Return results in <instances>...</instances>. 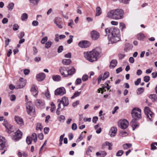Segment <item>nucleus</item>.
<instances>
[{
    "mask_svg": "<svg viewBox=\"0 0 157 157\" xmlns=\"http://www.w3.org/2000/svg\"><path fill=\"white\" fill-rule=\"evenodd\" d=\"M88 79V76L86 75H83L82 78V79L83 81L85 82L87 81Z\"/></svg>",
    "mask_w": 157,
    "mask_h": 157,
    "instance_id": "nucleus-42",
    "label": "nucleus"
},
{
    "mask_svg": "<svg viewBox=\"0 0 157 157\" xmlns=\"http://www.w3.org/2000/svg\"><path fill=\"white\" fill-rule=\"evenodd\" d=\"M54 21L56 25L59 28L61 29L63 27V26L61 23L62 22L61 18L59 17H56L54 20Z\"/></svg>",
    "mask_w": 157,
    "mask_h": 157,
    "instance_id": "nucleus-11",
    "label": "nucleus"
},
{
    "mask_svg": "<svg viewBox=\"0 0 157 157\" xmlns=\"http://www.w3.org/2000/svg\"><path fill=\"white\" fill-rule=\"evenodd\" d=\"M152 77L155 78L157 77V72H153L151 74Z\"/></svg>",
    "mask_w": 157,
    "mask_h": 157,
    "instance_id": "nucleus-64",
    "label": "nucleus"
},
{
    "mask_svg": "<svg viewBox=\"0 0 157 157\" xmlns=\"http://www.w3.org/2000/svg\"><path fill=\"white\" fill-rule=\"evenodd\" d=\"M69 22L68 23V26H70L71 28H72V24L73 23V20L71 19L69 21Z\"/></svg>",
    "mask_w": 157,
    "mask_h": 157,
    "instance_id": "nucleus-57",
    "label": "nucleus"
},
{
    "mask_svg": "<svg viewBox=\"0 0 157 157\" xmlns=\"http://www.w3.org/2000/svg\"><path fill=\"white\" fill-rule=\"evenodd\" d=\"M111 24L112 25H118V22L117 21H111Z\"/></svg>",
    "mask_w": 157,
    "mask_h": 157,
    "instance_id": "nucleus-61",
    "label": "nucleus"
},
{
    "mask_svg": "<svg viewBox=\"0 0 157 157\" xmlns=\"http://www.w3.org/2000/svg\"><path fill=\"white\" fill-rule=\"evenodd\" d=\"M31 90L34 96H36L37 95L38 91L36 86H33L31 89Z\"/></svg>",
    "mask_w": 157,
    "mask_h": 157,
    "instance_id": "nucleus-21",
    "label": "nucleus"
},
{
    "mask_svg": "<svg viewBox=\"0 0 157 157\" xmlns=\"http://www.w3.org/2000/svg\"><path fill=\"white\" fill-rule=\"evenodd\" d=\"M83 132H82L80 136H79V137L77 139V141L79 142L83 139V137L84 136L83 135Z\"/></svg>",
    "mask_w": 157,
    "mask_h": 157,
    "instance_id": "nucleus-49",
    "label": "nucleus"
},
{
    "mask_svg": "<svg viewBox=\"0 0 157 157\" xmlns=\"http://www.w3.org/2000/svg\"><path fill=\"white\" fill-rule=\"evenodd\" d=\"M15 120L17 123L19 124L21 126L24 125L23 120L20 117L16 116L15 117Z\"/></svg>",
    "mask_w": 157,
    "mask_h": 157,
    "instance_id": "nucleus-15",
    "label": "nucleus"
},
{
    "mask_svg": "<svg viewBox=\"0 0 157 157\" xmlns=\"http://www.w3.org/2000/svg\"><path fill=\"white\" fill-rule=\"evenodd\" d=\"M101 53L100 49L96 48L92 51L84 52L83 55L87 60L92 62L97 60L98 56Z\"/></svg>",
    "mask_w": 157,
    "mask_h": 157,
    "instance_id": "nucleus-3",
    "label": "nucleus"
},
{
    "mask_svg": "<svg viewBox=\"0 0 157 157\" xmlns=\"http://www.w3.org/2000/svg\"><path fill=\"white\" fill-rule=\"evenodd\" d=\"M128 133L126 132H121L120 134V136L122 137H124L127 136Z\"/></svg>",
    "mask_w": 157,
    "mask_h": 157,
    "instance_id": "nucleus-47",
    "label": "nucleus"
},
{
    "mask_svg": "<svg viewBox=\"0 0 157 157\" xmlns=\"http://www.w3.org/2000/svg\"><path fill=\"white\" fill-rule=\"evenodd\" d=\"M117 131V128L116 127L111 128L109 132V134L111 137H113L115 136L116 134Z\"/></svg>",
    "mask_w": 157,
    "mask_h": 157,
    "instance_id": "nucleus-19",
    "label": "nucleus"
},
{
    "mask_svg": "<svg viewBox=\"0 0 157 157\" xmlns=\"http://www.w3.org/2000/svg\"><path fill=\"white\" fill-rule=\"evenodd\" d=\"M110 143L108 141L105 142L102 145V149H104L105 148L106 146H108Z\"/></svg>",
    "mask_w": 157,
    "mask_h": 157,
    "instance_id": "nucleus-43",
    "label": "nucleus"
},
{
    "mask_svg": "<svg viewBox=\"0 0 157 157\" xmlns=\"http://www.w3.org/2000/svg\"><path fill=\"white\" fill-rule=\"evenodd\" d=\"M118 125L121 128L125 129L128 127L129 123L126 120H120L118 122Z\"/></svg>",
    "mask_w": 157,
    "mask_h": 157,
    "instance_id": "nucleus-6",
    "label": "nucleus"
},
{
    "mask_svg": "<svg viewBox=\"0 0 157 157\" xmlns=\"http://www.w3.org/2000/svg\"><path fill=\"white\" fill-rule=\"evenodd\" d=\"M53 80L56 81H59L61 79V77L59 75H54L52 76Z\"/></svg>",
    "mask_w": 157,
    "mask_h": 157,
    "instance_id": "nucleus-27",
    "label": "nucleus"
},
{
    "mask_svg": "<svg viewBox=\"0 0 157 157\" xmlns=\"http://www.w3.org/2000/svg\"><path fill=\"white\" fill-rule=\"evenodd\" d=\"M117 64V62L116 60H112L110 63V67L111 68H114L116 66Z\"/></svg>",
    "mask_w": 157,
    "mask_h": 157,
    "instance_id": "nucleus-24",
    "label": "nucleus"
},
{
    "mask_svg": "<svg viewBox=\"0 0 157 157\" xmlns=\"http://www.w3.org/2000/svg\"><path fill=\"white\" fill-rule=\"evenodd\" d=\"M59 71L61 75L63 77H67L68 76L67 75V68L64 67H60L59 68Z\"/></svg>",
    "mask_w": 157,
    "mask_h": 157,
    "instance_id": "nucleus-14",
    "label": "nucleus"
},
{
    "mask_svg": "<svg viewBox=\"0 0 157 157\" xmlns=\"http://www.w3.org/2000/svg\"><path fill=\"white\" fill-rule=\"evenodd\" d=\"M150 80V77L149 76H146L144 77V81L145 82H148Z\"/></svg>",
    "mask_w": 157,
    "mask_h": 157,
    "instance_id": "nucleus-48",
    "label": "nucleus"
},
{
    "mask_svg": "<svg viewBox=\"0 0 157 157\" xmlns=\"http://www.w3.org/2000/svg\"><path fill=\"white\" fill-rule=\"evenodd\" d=\"M26 142L28 144H31L32 142V139L31 137H27L26 140Z\"/></svg>",
    "mask_w": 157,
    "mask_h": 157,
    "instance_id": "nucleus-41",
    "label": "nucleus"
},
{
    "mask_svg": "<svg viewBox=\"0 0 157 157\" xmlns=\"http://www.w3.org/2000/svg\"><path fill=\"white\" fill-rule=\"evenodd\" d=\"M101 7L98 6L96 7V16H99L101 13Z\"/></svg>",
    "mask_w": 157,
    "mask_h": 157,
    "instance_id": "nucleus-26",
    "label": "nucleus"
},
{
    "mask_svg": "<svg viewBox=\"0 0 157 157\" xmlns=\"http://www.w3.org/2000/svg\"><path fill=\"white\" fill-rule=\"evenodd\" d=\"M124 13L123 9L117 8L109 11L107 13L106 17L111 19L119 20L124 17Z\"/></svg>",
    "mask_w": 157,
    "mask_h": 157,
    "instance_id": "nucleus-2",
    "label": "nucleus"
},
{
    "mask_svg": "<svg viewBox=\"0 0 157 157\" xmlns=\"http://www.w3.org/2000/svg\"><path fill=\"white\" fill-rule=\"evenodd\" d=\"M144 112L147 117L149 120L151 121V118L153 115V113L151 110L148 107H145L144 109Z\"/></svg>",
    "mask_w": 157,
    "mask_h": 157,
    "instance_id": "nucleus-8",
    "label": "nucleus"
},
{
    "mask_svg": "<svg viewBox=\"0 0 157 157\" xmlns=\"http://www.w3.org/2000/svg\"><path fill=\"white\" fill-rule=\"evenodd\" d=\"M82 82V80L81 78H78L76 80L75 83L76 85L80 84Z\"/></svg>",
    "mask_w": 157,
    "mask_h": 157,
    "instance_id": "nucleus-50",
    "label": "nucleus"
},
{
    "mask_svg": "<svg viewBox=\"0 0 157 157\" xmlns=\"http://www.w3.org/2000/svg\"><path fill=\"white\" fill-rule=\"evenodd\" d=\"M56 95L62 96L66 93L65 88L63 87L57 88L54 92Z\"/></svg>",
    "mask_w": 157,
    "mask_h": 157,
    "instance_id": "nucleus-9",
    "label": "nucleus"
},
{
    "mask_svg": "<svg viewBox=\"0 0 157 157\" xmlns=\"http://www.w3.org/2000/svg\"><path fill=\"white\" fill-rule=\"evenodd\" d=\"M5 138L2 136H0V150L2 149L5 147Z\"/></svg>",
    "mask_w": 157,
    "mask_h": 157,
    "instance_id": "nucleus-18",
    "label": "nucleus"
},
{
    "mask_svg": "<svg viewBox=\"0 0 157 157\" xmlns=\"http://www.w3.org/2000/svg\"><path fill=\"white\" fill-rule=\"evenodd\" d=\"M77 126L75 123H73L71 126V129L73 130H76L77 128Z\"/></svg>",
    "mask_w": 157,
    "mask_h": 157,
    "instance_id": "nucleus-51",
    "label": "nucleus"
},
{
    "mask_svg": "<svg viewBox=\"0 0 157 157\" xmlns=\"http://www.w3.org/2000/svg\"><path fill=\"white\" fill-rule=\"evenodd\" d=\"M141 78H138L136 81L135 82V84L136 85H139V83L140 82H141Z\"/></svg>",
    "mask_w": 157,
    "mask_h": 157,
    "instance_id": "nucleus-58",
    "label": "nucleus"
},
{
    "mask_svg": "<svg viewBox=\"0 0 157 157\" xmlns=\"http://www.w3.org/2000/svg\"><path fill=\"white\" fill-rule=\"evenodd\" d=\"M8 21V19L6 18H4L2 21V22L3 24L7 23Z\"/></svg>",
    "mask_w": 157,
    "mask_h": 157,
    "instance_id": "nucleus-60",
    "label": "nucleus"
},
{
    "mask_svg": "<svg viewBox=\"0 0 157 157\" xmlns=\"http://www.w3.org/2000/svg\"><path fill=\"white\" fill-rule=\"evenodd\" d=\"M123 153V151L122 150H120L118 151L116 155L118 156H121L122 155Z\"/></svg>",
    "mask_w": 157,
    "mask_h": 157,
    "instance_id": "nucleus-55",
    "label": "nucleus"
},
{
    "mask_svg": "<svg viewBox=\"0 0 157 157\" xmlns=\"http://www.w3.org/2000/svg\"><path fill=\"white\" fill-rule=\"evenodd\" d=\"M22 133L20 131L18 130L15 133L14 138L15 140H17L20 139L22 137Z\"/></svg>",
    "mask_w": 157,
    "mask_h": 157,
    "instance_id": "nucleus-16",
    "label": "nucleus"
},
{
    "mask_svg": "<svg viewBox=\"0 0 157 157\" xmlns=\"http://www.w3.org/2000/svg\"><path fill=\"white\" fill-rule=\"evenodd\" d=\"M75 72V69L73 67H72L70 69L67 71V75H68V76L69 75H71L73 74Z\"/></svg>",
    "mask_w": 157,
    "mask_h": 157,
    "instance_id": "nucleus-23",
    "label": "nucleus"
},
{
    "mask_svg": "<svg viewBox=\"0 0 157 157\" xmlns=\"http://www.w3.org/2000/svg\"><path fill=\"white\" fill-rule=\"evenodd\" d=\"M31 3L33 5L36 6L37 5L39 0H29Z\"/></svg>",
    "mask_w": 157,
    "mask_h": 157,
    "instance_id": "nucleus-37",
    "label": "nucleus"
},
{
    "mask_svg": "<svg viewBox=\"0 0 157 157\" xmlns=\"http://www.w3.org/2000/svg\"><path fill=\"white\" fill-rule=\"evenodd\" d=\"M26 80L23 78H21L19 81L17 83L16 87L17 89L22 88L26 85Z\"/></svg>",
    "mask_w": 157,
    "mask_h": 157,
    "instance_id": "nucleus-7",
    "label": "nucleus"
},
{
    "mask_svg": "<svg viewBox=\"0 0 157 157\" xmlns=\"http://www.w3.org/2000/svg\"><path fill=\"white\" fill-rule=\"evenodd\" d=\"M3 124L6 128V131L8 133H10L14 132L12 126L7 121H4Z\"/></svg>",
    "mask_w": 157,
    "mask_h": 157,
    "instance_id": "nucleus-10",
    "label": "nucleus"
},
{
    "mask_svg": "<svg viewBox=\"0 0 157 157\" xmlns=\"http://www.w3.org/2000/svg\"><path fill=\"white\" fill-rule=\"evenodd\" d=\"M42 128L43 127L41 126V124L40 123H38L36 128V130H40V131H41Z\"/></svg>",
    "mask_w": 157,
    "mask_h": 157,
    "instance_id": "nucleus-40",
    "label": "nucleus"
},
{
    "mask_svg": "<svg viewBox=\"0 0 157 157\" xmlns=\"http://www.w3.org/2000/svg\"><path fill=\"white\" fill-rule=\"evenodd\" d=\"M60 101L63 103L64 107L67 106L69 104V100L68 98L66 97H63L62 100H60Z\"/></svg>",
    "mask_w": 157,
    "mask_h": 157,
    "instance_id": "nucleus-20",
    "label": "nucleus"
},
{
    "mask_svg": "<svg viewBox=\"0 0 157 157\" xmlns=\"http://www.w3.org/2000/svg\"><path fill=\"white\" fill-rule=\"evenodd\" d=\"M105 32L108 36L109 43H115L120 40L119 29L113 28H106L105 30Z\"/></svg>",
    "mask_w": 157,
    "mask_h": 157,
    "instance_id": "nucleus-1",
    "label": "nucleus"
},
{
    "mask_svg": "<svg viewBox=\"0 0 157 157\" xmlns=\"http://www.w3.org/2000/svg\"><path fill=\"white\" fill-rule=\"evenodd\" d=\"M133 47L132 45L129 43H126L124 48V50L126 52H128L131 50Z\"/></svg>",
    "mask_w": 157,
    "mask_h": 157,
    "instance_id": "nucleus-22",
    "label": "nucleus"
},
{
    "mask_svg": "<svg viewBox=\"0 0 157 157\" xmlns=\"http://www.w3.org/2000/svg\"><path fill=\"white\" fill-rule=\"evenodd\" d=\"M45 95L47 98H50V95L49 94L48 91L47 90V91L45 92Z\"/></svg>",
    "mask_w": 157,
    "mask_h": 157,
    "instance_id": "nucleus-59",
    "label": "nucleus"
},
{
    "mask_svg": "<svg viewBox=\"0 0 157 157\" xmlns=\"http://www.w3.org/2000/svg\"><path fill=\"white\" fill-rule=\"evenodd\" d=\"M26 109L29 115L32 116L35 115V108L31 102L29 101L27 103Z\"/></svg>",
    "mask_w": 157,
    "mask_h": 157,
    "instance_id": "nucleus-5",
    "label": "nucleus"
},
{
    "mask_svg": "<svg viewBox=\"0 0 157 157\" xmlns=\"http://www.w3.org/2000/svg\"><path fill=\"white\" fill-rule=\"evenodd\" d=\"M65 117L64 116L61 115L59 116V119L60 121L64 120L65 119Z\"/></svg>",
    "mask_w": 157,
    "mask_h": 157,
    "instance_id": "nucleus-62",
    "label": "nucleus"
},
{
    "mask_svg": "<svg viewBox=\"0 0 157 157\" xmlns=\"http://www.w3.org/2000/svg\"><path fill=\"white\" fill-rule=\"evenodd\" d=\"M14 6V4L13 3L11 2L8 4L7 8L9 10L11 11L13 9Z\"/></svg>",
    "mask_w": 157,
    "mask_h": 157,
    "instance_id": "nucleus-29",
    "label": "nucleus"
},
{
    "mask_svg": "<svg viewBox=\"0 0 157 157\" xmlns=\"http://www.w3.org/2000/svg\"><path fill=\"white\" fill-rule=\"evenodd\" d=\"M70 38L67 40V42L68 44H71L73 38L74 37L73 36L70 35L69 36Z\"/></svg>",
    "mask_w": 157,
    "mask_h": 157,
    "instance_id": "nucleus-46",
    "label": "nucleus"
},
{
    "mask_svg": "<svg viewBox=\"0 0 157 157\" xmlns=\"http://www.w3.org/2000/svg\"><path fill=\"white\" fill-rule=\"evenodd\" d=\"M90 44L88 41L82 40L79 42L78 44V46L82 48H86L90 46Z\"/></svg>",
    "mask_w": 157,
    "mask_h": 157,
    "instance_id": "nucleus-12",
    "label": "nucleus"
},
{
    "mask_svg": "<svg viewBox=\"0 0 157 157\" xmlns=\"http://www.w3.org/2000/svg\"><path fill=\"white\" fill-rule=\"evenodd\" d=\"M71 63V60L70 59H65L62 61V63L65 65H68Z\"/></svg>",
    "mask_w": 157,
    "mask_h": 157,
    "instance_id": "nucleus-25",
    "label": "nucleus"
},
{
    "mask_svg": "<svg viewBox=\"0 0 157 157\" xmlns=\"http://www.w3.org/2000/svg\"><path fill=\"white\" fill-rule=\"evenodd\" d=\"M151 149L155 150L157 148V143L154 142L152 143L151 145Z\"/></svg>",
    "mask_w": 157,
    "mask_h": 157,
    "instance_id": "nucleus-36",
    "label": "nucleus"
},
{
    "mask_svg": "<svg viewBox=\"0 0 157 157\" xmlns=\"http://www.w3.org/2000/svg\"><path fill=\"white\" fill-rule=\"evenodd\" d=\"M81 91L76 92L71 97V99H73L75 97L78 96L81 94Z\"/></svg>",
    "mask_w": 157,
    "mask_h": 157,
    "instance_id": "nucleus-35",
    "label": "nucleus"
},
{
    "mask_svg": "<svg viewBox=\"0 0 157 157\" xmlns=\"http://www.w3.org/2000/svg\"><path fill=\"white\" fill-rule=\"evenodd\" d=\"M32 136L33 139V140L35 142H36L37 141V136L36 133H33L32 135Z\"/></svg>",
    "mask_w": 157,
    "mask_h": 157,
    "instance_id": "nucleus-44",
    "label": "nucleus"
},
{
    "mask_svg": "<svg viewBox=\"0 0 157 157\" xmlns=\"http://www.w3.org/2000/svg\"><path fill=\"white\" fill-rule=\"evenodd\" d=\"M144 91V89L143 88L141 87L138 89L137 91V94L138 95H140L143 93Z\"/></svg>",
    "mask_w": 157,
    "mask_h": 157,
    "instance_id": "nucleus-33",
    "label": "nucleus"
},
{
    "mask_svg": "<svg viewBox=\"0 0 157 157\" xmlns=\"http://www.w3.org/2000/svg\"><path fill=\"white\" fill-rule=\"evenodd\" d=\"M90 35L92 39L94 40L98 39L100 37V34L98 32L95 30L91 31Z\"/></svg>",
    "mask_w": 157,
    "mask_h": 157,
    "instance_id": "nucleus-13",
    "label": "nucleus"
},
{
    "mask_svg": "<svg viewBox=\"0 0 157 157\" xmlns=\"http://www.w3.org/2000/svg\"><path fill=\"white\" fill-rule=\"evenodd\" d=\"M10 99L11 101H14L16 98V96L14 95H11L10 96Z\"/></svg>",
    "mask_w": 157,
    "mask_h": 157,
    "instance_id": "nucleus-54",
    "label": "nucleus"
},
{
    "mask_svg": "<svg viewBox=\"0 0 157 157\" xmlns=\"http://www.w3.org/2000/svg\"><path fill=\"white\" fill-rule=\"evenodd\" d=\"M125 27V25L124 23L121 22L119 23V28L121 29V31Z\"/></svg>",
    "mask_w": 157,
    "mask_h": 157,
    "instance_id": "nucleus-38",
    "label": "nucleus"
},
{
    "mask_svg": "<svg viewBox=\"0 0 157 157\" xmlns=\"http://www.w3.org/2000/svg\"><path fill=\"white\" fill-rule=\"evenodd\" d=\"M52 43L50 41H48L45 44V47L46 48L48 49L51 47Z\"/></svg>",
    "mask_w": 157,
    "mask_h": 157,
    "instance_id": "nucleus-32",
    "label": "nucleus"
},
{
    "mask_svg": "<svg viewBox=\"0 0 157 157\" xmlns=\"http://www.w3.org/2000/svg\"><path fill=\"white\" fill-rule=\"evenodd\" d=\"M109 73L108 72H105L103 76L102 80H104L105 79L107 78L109 76Z\"/></svg>",
    "mask_w": 157,
    "mask_h": 157,
    "instance_id": "nucleus-34",
    "label": "nucleus"
},
{
    "mask_svg": "<svg viewBox=\"0 0 157 157\" xmlns=\"http://www.w3.org/2000/svg\"><path fill=\"white\" fill-rule=\"evenodd\" d=\"M51 109H50L51 111L53 112L54 110L56 109V106L52 102L51 104Z\"/></svg>",
    "mask_w": 157,
    "mask_h": 157,
    "instance_id": "nucleus-39",
    "label": "nucleus"
},
{
    "mask_svg": "<svg viewBox=\"0 0 157 157\" xmlns=\"http://www.w3.org/2000/svg\"><path fill=\"white\" fill-rule=\"evenodd\" d=\"M132 146V144H126L123 145V148L124 149H127L130 148Z\"/></svg>",
    "mask_w": 157,
    "mask_h": 157,
    "instance_id": "nucleus-30",
    "label": "nucleus"
},
{
    "mask_svg": "<svg viewBox=\"0 0 157 157\" xmlns=\"http://www.w3.org/2000/svg\"><path fill=\"white\" fill-rule=\"evenodd\" d=\"M149 97L152 99H153L154 100H155L157 98L156 95L155 94H151L150 95Z\"/></svg>",
    "mask_w": 157,
    "mask_h": 157,
    "instance_id": "nucleus-52",
    "label": "nucleus"
},
{
    "mask_svg": "<svg viewBox=\"0 0 157 157\" xmlns=\"http://www.w3.org/2000/svg\"><path fill=\"white\" fill-rule=\"evenodd\" d=\"M19 26L17 24H15L13 25V29L14 31H17L18 29Z\"/></svg>",
    "mask_w": 157,
    "mask_h": 157,
    "instance_id": "nucleus-56",
    "label": "nucleus"
},
{
    "mask_svg": "<svg viewBox=\"0 0 157 157\" xmlns=\"http://www.w3.org/2000/svg\"><path fill=\"white\" fill-rule=\"evenodd\" d=\"M48 37L47 36H45L43 37L41 41V42L42 44H45V42L47 41L48 40Z\"/></svg>",
    "mask_w": 157,
    "mask_h": 157,
    "instance_id": "nucleus-45",
    "label": "nucleus"
},
{
    "mask_svg": "<svg viewBox=\"0 0 157 157\" xmlns=\"http://www.w3.org/2000/svg\"><path fill=\"white\" fill-rule=\"evenodd\" d=\"M141 111L140 109L138 108H134L132 110V115L133 117L135 118L133 119L131 121L130 124L132 128V130H134L138 126L139 124L136 121V119H140Z\"/></svg>",
    "mask_w": 157,
    "mask_h": 157,
    "instance_id": "nucleus-4",
    "label": "nucleus"
},
{
    "mask_svg": "<svg viewBox=\"0 0 157 157\" xmlns=\"http://www.w3.org/2000/svg\"><path fill=\"white\" fill-rule=\"evenodd\" d=\"M28 17V16L26 13H24L21 15V19L22 21H25L27 19Z\"/></svg>",
    "mask_w": 157,
    "mask_h": 157,
    "instance_id": "nucleus-31",
    "label": "nucleus"
},
{
    "mask_svg": "<svg viewBox=\"0 0 157 157\" xmlns=\"http://www.w3.org/2000/svg\"><path fill=\"white\" fill-rule=\"evenodd\" d=\"M30 70L28 69H25L24 71V74L25 75H28L30 72Z\"/></svg>",
    "mask_w": 157,
    "mask_h": 157,
    "instance_id": "nucleus-63",
    "label": "nucleus"
},
{
    "mask_svg": "<svg viewBox=\"0 0 157 157\" xmlns=\"http://www.w3.org/2000/svg\"><path fill=\"white\" fill-rule=\"evenodd\" d=\"M36 104L37 105H39L41 104L43 105L44 102L41 100L38 99L36 101Z\"/></svg>",
    "mask_w": 157,
    "mask_h": 157,
    "instance_id": "nucleus-53",
    "label": "nucleus"
},
{
    "mask_svg": "<svg viewBox=\"0 0 157 157\" xmlns=\"http://www.w3.org/2000/svg\"><path fill=\"white\" fill-rule=\"evenodd\" d=\"M145 37V36L144 34L142 33L138 34L137 35V38L138 40H143Z\"/></svg>",
    "mask_w": 157,
    "mask_h": 157,
    "instance_id": "nucleus-28",
    "label": "nucleus"
},
{
    "mask_svg": "<svg viewBox=\"0 0 157 157\" xmlns=\"http://www.w3.org/2000/svg\"><path fill=\"white\" fill-rule=\"evenodd\" d=\"M45 77V75L44 73H41L37 74L36 76L37 80L39 81H41L44 80Z\"/></svg>",
    "mask_w": 157,
    "mask_h": 157,
    "instance_id": "nucleus-17",
    "label": "nucleus"
}]
</instances>
